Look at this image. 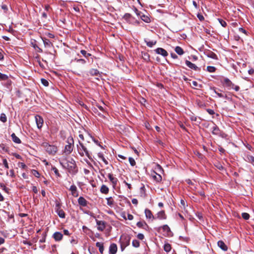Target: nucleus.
I'll use <instances>...</instances> for the list:
<instances>
[{
	"label": "nucleus",
	"mask_w": 254,
	"mask_h": 254,
	"mask_svg": "<svg viewBox=\"0 0 254 254\" xmlns=\"http://www.w3.org/2000/svg\"><path fill=\"white\" fill-rule=\"evenodd\" d=\"M186 64L189 68L192 69L194 70H200V68H198L195 64H194L191 63L189 61H186Z\"/></svg>",
	"instance_id": "4468645a"
},
{
	"label": "nucleus",
	"mask_w": 254,
	"mask_h": 254,
	"mask_svg": "<svg viewBox=\"0 0 254 254\" xmlns=\"http://www.w3.org/2000/svg\"><path fill=\"white\" fill-rule=\"evenodd\" d=\"M137 237L138 239L140 240H142L144 238V236L143 235V234H141V233H139L137 235Z\"/></svg>",
	"instance_id": "864d4df0"
},
{
	"label": "nucleus",
	"mask_w": 254,
	"mask_h": 254,
	"mask_svg": "<svg viewBox=\"0 0 254 254\" xmlns=\"http://www.w3.org/2000/svg\"><path fill=\"white\" fill-rule=\"evenodd\" d=\"M8 76L6 74H2L0 72V80H6Z\"/></svg>",
	"instance_id": "37998d69"
},
{
	"label": "nucleus",
	"mask_w": 254,
	"mask_h": 254,
	"mask_svg": "<svg viewBox=\"0 0 254 254\" xmlns=\"http://www.w3.org/2000/svg\"><path fill=\"white\" fill-rule=\"evenodd\" d=\"M121 241L122 243V247L123 246L126 247L129 245L130 237L127 235H122L121 237Z\"/></svg>",
	"instance_id": "423d86ee"
},
{
	"label": "nucleus",
	"mask_w": 254,
	"mask_h": 254,
	"mask_svg": "<svg viewBox=\"0 0 254 254\" xmlns=\"http://www.w3.org/2000/svg\"><path fill=\"white\" fill-rule=\"evenodd\" d=\"M131 202L133 204L137 205L138 203V200L136 198H133L131 200Z\"/></svg>",
	"instance_id": "13d9d810"
},
{
	"label": "nucleus",
	"mask_w": 254,
	"mask_h": 254,
	"mask_svg": "<svg viewBox=\"0 0 254 254\" xmlns=\"http://www.w3.org/2000/svg\"><path fill=\"white\" fill-rule=\"evenodd\" d=\"M151 176L153 179L157 182H159L162 180L161 176L155 172L152 173Z\"/></svg>",
	"instance_id": "dca6fc26"
},
{
	"label": "nucleus",
	"mask_w": 254,
	"mask_h": 254,
	"mask_svg": "<svg viewBox=\"0 0 254 254\" xmlns=\"http://www.w3.org/2000/svg\"><path fill=\"white\" fill-rule=\"evenodd\" d=\"M206 55L208 57L210 58L211 59H215V60L217 59V55L212 52H208L206 54Z\"/></svg>",
	"instance_id": "c9c22d12"
},
{
	"label": "nucleus",
	"mask_w": 254,
	"mask_h": 254,
	"mask_svg": "<svg viewBox=\"0 0 254 254\" xmlns=\"http://www.w3.org/2000/svg\"><path fill=\"white\" fill-rule=\"evenodd\" d=\"M141 56H142L143 59L145 61L148 62L150 61V56L148 53H145V52H144V53L142 52Z\"/></svg>",
	"instance_id": "7c9ffc66"
},
{
	"label": "nucleus",
	"mask_w": 254,
	"mask_h": 254,
	"mask_svg": "<svg viewBox=\"0 0 254 254\" xmlns=\"http://www.w3.org/2000/svg\"><path fill=\"white\" fill-rule=\"evenodd\" d=\"M144 225H146V223L143 222H138L136 224L137 227L139 228H142L143 227Z\"/></svg>",
	"instance_id": "8fccbe9b"
},
{
	"label": "nucleus",
	"mask_w": 254,
	"mask_h": 254,
	"mask_svg": "<svg viewBox=\"0 0 254 254\" xmlns=\"http://www.w3.org/2000/svg\"><path fill=\"white\" fill-rule=\"evenodd\" d=\"M69 190L73 197H77L78 196V192L75 185H71Z\"/></svg>",
	"instance_id": "f8f14e48"
},
{
	"label": "nucleus",
	"mask_w": 254,
	"mask_h": 254,
	"mask_svg": "<svg viewBox=\"0 0 254 254\" xmlns=\"http://www.w3.org/2000/svg\"><path fill=\"white\" fill-rule=\"evenodd\" d=\"M77 149L78 153L81 156H86L90 160H93L87 148L80 141H79V145H77Z\"/></svg>",
	"instance_id": "7ed1b4c3"
},
{
	"label": "nucleus",
	"mask_w": 254,
	"mask_h": 254,
	"mask_svg": "<svg viewBox=\"0 0 254 254\" xmlns=\"http://www.w3.org/2000/svg\"><path fill=\"white\" fill-rule=\"evenodd\" d=\"M109 188L105 185H103L100 189V191L102 193L107 194L109 192Z\"/></svg>",
	"instance_id": "a878e982"
},
{
	"label": "nucleus",
	"mask_w": 254,
	"mask_h": 254,
	"mask_svg": "<svg viewBox=\"0 0 254 254\" xmlns=\"http://www.w3.org/2000/svg\"><path fill=\"white\" fill-rule=\"evenodd\" d=\"M89 74L92 76H98L100 75V73L97 69H91L89 71Z\"/></svg>",
	"instance_id": "c756f323"
},
{
	"label": "nucleus",
	"mask_w": 254,
	"mask_h": 254,
	"mask_svg": "<svg viewBox=\"0 0 254 254\" xmlns=\"http://www.w3.org/2000/svg\"><path fill=\"white\" fill-rule=\"evenodd\" d=\"M162 228L164 232L165 236L170 237L172 236L173 234L170 230V228L167 225H164L162 227Z\"/></svg>",
	"instance_id": "1a4fd4ad"
},
{
	"label": "nucleus",
	"mask_w": 254,
	"mask_h": 254,
	"mask_svg": "<svg viewBox=\"0 0 254 254\" xmlns=\"http://www.w3.org/2000/svg\"><path fill=\"white\" fill-rule=\"evenodd\" d=\"M96 224L97 225V229L99 231H103L106 228V223L103 221L96 220Z\"/></svg>",
	"instance_id": "6e6552de"
},
{
	"label": "nucleus",
	"mask_w": 254,
	"mask_h": 254,
	"mask_svg": "<svg viewBox=\"0 0 254 254\" xmlns=\"http://www.w3.org/2000/svg\"><path fill=\"white\" fill-rule=\"evenodd\" d=\"M128 160H129L130 164L132 166H133L135 165V161L133 158H132V157H129Z\"/></svg>",
	"instance_id": "49530a36"
},
{
	"label": "nucleus",
	"mask_w": 254,
	"mask_h": 254,
	"mask_svg": "<svg viewBox=\"0 0 254 254\" xmlns=\"http://www.w3.org/2000/svg\"><path fill=\"white\" fill-rule=\"evenodd\" d=\"M64 235H67V236H68L70 235L69 231L67 230H64Z\"/></svg>",
	"instance_id": "774afa93"
},
{
	"label": "nucleus",
	"mask_w": 254,
	"mask_h": 254,
	"mask_svg": "<svg viewBox=\"0 0 254 254\" xmlns=\"http://www.w3.org/2000/svg\"><path fill=\"white\" fill-rule=\"evenodd\" d=\"M242 216V217L245 220H248L250 218V215L248 213H243Z\"/></svg>",
	"instance_id": "a18cd8bd"
},
{
	"label": "nucleus",
	"mask_w": 254,
	"mask_h": 254,
	"mask_svg": "<svg viewBox=\"0 0 254 254\" xmlns=\"http://www.w3.org/2000/svg\"><path fill=\"white\" fill-rule=\"evenodd\" d=\"M164 250L166 252H170L171 250V245L168 243L165 244L164 246Z\"/></svg>",
	"instance_id": "e433bc0d"
},
{
	"label": "nucleus",
	"mask_w": 254,
	"mask_h": 254,
	"mask_svg": "<svg viewBox=\"0 0 254 254\" xmlns=\"http://www.w3.org/2000/svg\"><path fill=\"white\" fill-rule=\"evenodd\" d=\"M63 234L59 232H56L53 234V238L56 241H60L63 239Z\"/></svg>",
	"instance_id": "f3484780"
},
{
	"label": "nucleus",
	"mask_w": 254,
	"mask_h": 254,
	"mask_svg": "<svg viewBox=\"0 0 254 254\" xmlns=\"http://www.w3.org/2000/svg\"><path fill=\"white\" fill-rule=\"evenodd\" d=\"M11 138L12 141L16 143L19 144L21 143L20 139L15 135V133H13L11 135Z\"/></svg>",
	"instance_id": "b1692460"
},
{
	"label": "nucleus",
	"mask_w": 254,
	"mask_h": 254,
	"mask_svg": "<svg viewBox=\"0 0 254 254\" xmlns=\"http://www.w3.org/2000/svg\"><path fill=\"white\" fill-rule=\"evenodd\" d=\"M239 31L242 33H243L244 34H246L247 33V32H246V30H245L244 29H243V28H239Z\"/></svg>",
	"instance_id": "680f3d73"
},
{
	"label": "nucleus",
	"mask_w": 254,
	"mask_h": 254,
	"mask_svg": "<svg viewBox=\"0 0 254 254\" xmlns=\"http://www.w3.org/2000/svg\"><path fill=\"white\" fill-rule=\"evenodd\" d=\"M107 204L110 207H112L114 205V201L112 197L106 198Z\"/></svg>",
	"instance_id": "2f4dec72"
},
{
	"label": "nucleus",
	"mask_w": 254,
	"mask_h": 254,
	"mask_svg": "<svg viewBox=\"0 0 254 254\" xmlns=\"http://www.w3.org/2000/svg\"><path fill=\"white\" fill-rule=\"evenodd\" d=\"M0 120L3 123H5L6 122L7 118L6 115L4 113H2L0 114Z\"/></svg>",
	"instance_id": "4c0bfd02"
},
{
	"label": "nucleus",
	"mask_w": 254,
	"mask_h": 254,
	"mask_svg": "<svg viewBox=\"0 0 254 254\" xmlns=\"http://www.w3.org/2000/svg\"><path fill=\"white\" fill-rule=\"evenodd\" d=\"M224 85L229 87L230 88H233L234 84L228 79V78L224 77L222 81Z\"/></svg>",
	"instance_id": "9b49d317"
},
{
	"label": "nucleus",
	"mask_w": 254,
	"mask_h": 254,
	"mask_svg": "<svg viewBox=\"0 0 254 254\" xmlns=\"http://www.w3.org/2000/svg\"><path fill=\"white\" fill-rule=\"evenodd\" d=\"M80 52L82 54V55L84 56L85 58H88V57L91 56L90 54L87 53L86 51L85 50H81Z\"/></svg>",
	"instance_id": "c03bdc74"
},
{
	"label": "nucleus",
	"mask_w": 254,
	"mask_h": 254,
	"mask_svg": "<svg viewBox=\"0 0 254 254\" xmlns=\"http://www.w3.org/2000/svg\"><path fill=\"white\" fill-rule=\"evenodd\" d=\"M18 166L20 168H21L22 169H25L26 168V165L22 162L19 163Z\"/></svg>",
	"instance_id": "5fc2aeb1"
},
{
	"label": "nucleus",
	"mask_w": 254,
	"mask_h": 254,
	"mask_svg": "<svg viewBox=\"0 0 254 254\" xmlns=\"http://www.w3.org/2000/svg\"><path fill=\"white\" fill-rule=\"evenodd\" d=\"M207 112L210 114V115H213L214 114L215 112L214 111L212 110V109H207Z\"/></svg>",
	"instance_id": "4d7b16f0"
},
{
	"label": "nucleus",
	"mask_w": 254,
	"mask_h": 254,
	"mask_svg": "<svg viewBox=\"0 0 254 254\" xmlns=\"http://www.w3.org/2000/svg\"><path fill=\"white\" fill-rule=\"evenodd\" d=\"M42 84L45 86H48L49 85V82L47 80L44 78H42L41 79Z\"/></svg>",
	"instance_id": "79ce46f5"
},
{
	"label": "nucleus",
	"mask_w": 254,
	"mask_h": 254,
	"mask_svg": "<svg viewBox=\"0 0 254 254\" xmlns=\"http://www.w3.org/2000/svg\"><path fill=\"white\" fill-rule=\"evenodd\" d=\"M0 186L2 189L4 190L5 192H8V189L6 187V186L2 183L0 184Z\"/></svg>",
	"instance_id": "de8ad7c7"
},
{
	"label": "nucleus",
	"mask_w": 254,
	"mask_h": 254,
	"mask_svg": "<svg viewBox=\"0 0 254 254\" xmlns=\"http://www.w3.org/2000/svg\"><path fill=\"white\" fill-rule=\"evenodd\" d=\"M42 146L49 154L51 155H55L58 151V147L57 146L50 144L46 142H43L42 144Z\"/></svg>",
	"instance_id": "f03ea898"
},
{
	"label": "nucleus",
	"mask_w": 254,
	"mask_h": 254,
	"mask_svg": "<svg viewBox=\"0 0 254 254\" xmlns=\"http://www.w3.org/2000/svg\"><path fill=\"white\" fill-rule=\"evenodd\" d=\"M130 17H131V15L129 13H126L124 15V18L126 19H128V18H130Z\"/></svg>",
	"instance_id": "0e129e2a"
},
{
	"label": "nucleus",
	"mask_w": 254,
	"mask_h": 254,
	"mask_svg": "<svg viewBox=\"0 0 254 254\" xmlns=\"http://www.w3.org/2000/svg\"><path fill=\"white\" fill-rule=\"evenodd\" d=\"M2 163H3V164L4 166V167L6 169H8V163H7V161L6 159H3Z\"/></svg>",
	"instance_id": "3c124183"
},
{
	"label": "nucleus",
	"mask_w": 254,
	"mask_h": 254,
	"mask_svg": "<svg viewBox=\"0 0 254 254\" xmlns=\"http://www.w3.org/2000/svg\"><path fill=\"white\" fill-rule=\"evenodd\" d=\"M145 42L146 43L147 46L149 47H152L153 46L156 45V41H149L147 40H144Z\"/></svg>",
	"instance_id": "f704fd0d"
},
{
	"label": "nucleus",
	"mask_w": 254,
	"mask_h": 254,
	"mask_svg": "<svg viewBox=\"0 0 254 254\" xmlns=\"http://www.w3.org/2000/svg\"><path fill=\"white\" fill-rule=\"evenodd\" d=\"M218 20L219 21V23H220V24L224 27H225L226 26H227V23L226 22L224 21L222 19H218Z\"/></svg>",
	"instance_id": "09e8293b"
},
{
	"label": "nucleus",
	"mask_w": 254,
	"mask_h": 254,
	"mask_svg": "<svg viewBox=\"0 0 254 254\" xmlns=\"http://www.w3.org/2000/svg\"><path fill=\"white\" fill-rule=\"evenodd\" d=\"M124 183L126 185V186L127 187V188L129 189H131V186L130 184H128L127 183V182H126V181L124 182Z\"/></svg>",
	"instance_id": "338daca9"
},
{
	"label": "nucleus",
	"mask_w": 254,
	"mask_h": 254,
	"mask_svg": "<svg viewBox=\"0 0 254 254\" xmlns=\"http://www.w3.org/2000/svg\"><path fill=\"white\" fill-rule=\"evenodd\" d=\"M98 157L101 159L102 161L104 163L105 165L108 164V161L105 159V158L104 157V155L102 153L99 152L98 153Z\"/></svg>",
	"instance_id": "473e14b6"
},
{
	"label": "nucleus",
	"mask_w": 254,
	"mask_h": 254,
	"mask_svg": "<svg viewBox=\"0 0 254 254\" xmlns=\"http://www.w3.org/2000/svg\"><path fill=\"white\" fill-rule=\"evenodd\" d=\"M77 62L80 63L81 64H85L86 63V61L84 59H78L77 60Z\"/></svg>",
	"instance_id": "6e6d98bb"
},
{
	"label": "nucleus",
	"mask_w": 254,
	"mask_h": 254,
	"mask_svg": "<svg viewBox=\"0 0 254 254\" xmlns=\"http://www.w3.org/2000/svg\"><path fill=\"white\" fill-rule=\"evenodd\" d=\"M245 160L249 163H252L254 166V157L248 155L246 156Z\"/></svg>",
	"instance_id": "5701e85b"
},
{
	"label": "nucleus",
	"mask_w": 254,
	"mask_h": 254,
	"mask_svg": "<svg viewBox=\"0 0 254 254\" xmlns=\"http://www.w3.org/2000/svg\"><path fill=\"white\" fill-rule=\"evenodd\" d=\"M212 133L215 135H219L220 134V130L216 126H214L212 127Z\"/></svg>",
	"instance_id": "72a5a7b5"
},
{
	"label": "nucleus",
	"mask_w": 254,
	"mask_h": 254,
	"mask_svg": "<svg viewBox=\"0 0 254 254\" xmlns=\"http://www.w3.org/2000/svg\"><path fill=\"white\" fill-rule=\"evenodd\" d=\"M108 178L112 184L113 187L115 188L118 183V179L116 177H114L112 174H109L108 175Z\"/></svg>",
	"instance_id": "ddd939ff"
},
{
	"label": "nucleus",
	"mask_w": 254,
	"mask_h": 254,
	"mask_svg": "<svg viewBox=\"0 0 254 254\" xmlns=\"http://www.w3.org/2000/svg\"><path fill=\"white\" fill-rule=\"evenodd\" d=\"M157 218L159 219H166V215L165 214L164 211L162 210V211H159L157 213Z\"/></svg>",
	"instance_id": "4be33fe9"
},
{
	"label": "nucleus",
	"mask_w": 254,
	"mask_h": 254,
	"mask_svg": "<svg viewBox=\"0 0 254 254\" xmlns=\"http://www.w3.org/2000/svg\"><path fill=\"white\" fill-rule=\"evenodd\" d=\"M175 51L179 55H183L184 54L183 49L180 46L176 47Z\"/></svg>",
	"instance_id": "c85d7f7f"
},
{
	"label": "nucleus",
	"mask_w": 254,
	"mask_h": 254,
	"mask_svg": "<svg viewBox=\"0 0 254 254\" xmlns=\"http://www.w3.org/2000/svg\"><path fill=\"white\" fill-rule=\"evenodd\" d=\"M145 214L146 217L148 219H154V216L151 212V211L148 209H146L145 210Z\"/></svg>",
	"instance_id": "412c9836"
},
{
	"label": "nucleus",
	"mask_w": 254,
	"mask_h": 254,
	"mask_svg": "<svg viewBox=\"0 0 254 254\" xmlns=\"http://www.w3.org/2000/svg\"><path fill=\"white\" fill-rule=\"evenodd\" d=\"M233 89H234L235 91H238L239 90L240 87H239V86H238L237 85H234V86L233 87Z\"/></svg>",
	"instance_id": "69168bd1"
},
{
	"label": "nucleus",
	"mask_w": 254,
	"mask_h": 254,
	"mask_svg": "<svg viewBox=\"0 0 254 254\" xmlns=\"http://www.w3.org/2000/svg\"><path fill=\"white\" fill-rule=\"evenodd\" d=\"M56 212L61 218H64L65 217V213L64 211L60 208L58 207L57 209Z\"/></svg>",
	"instance_id": "393cba45"
},
{
	"label": "nucleus",
	"mask_w": 254,
	"mask_h": 254,
	"mask_svg": "<svg viewBox=\"0 0 254 254\" xmlns=\"http://www.w3.org/2000/svg\"><path fill=\"white\" fill-rule=\"evenodd\" d=\"M31 173L33 175H34L35 177H36L37 178L40 177V175L39 173L35 170H32Z\"/></svg>",
	"instance_id": "a19ab883"
},
{
	"label": "nucleus",
	"mask_w": 254,
	"mask_h": 254,
	"mask_svg": "<svg viewBox=\"0 0 254 254\" xmlns=\"http://www.w3.org/2000/svg\"><path fill=\"white\" fill-rule=\"evenodd\" d=\"M133 215H132L130 214H128L127 215V219H128V220H132V219H133Z\"/></svg>",
	"instance_id": "e2e57ef3"
},
{
	"label": "nucleus",
	"mask_w": 254,
	"mask_h": 254,
	"mask_svg": "<svg viewBox=\"0 0 254 254\" xmlns=\"http://www.w3.org/2000/svg\"><path fill=\"white\" fill-rule=\"evenodd\" d=\"M42 39L45 47L50 48L52 46V43L49 40L45 38H42Z\"/></svg>",
	"instance_id": "aec40b11"
},
{
	"label": "nucleus",
	"mask_w": 254,
	"mask_h": 254,
	"mask_svg": "<svg viewBox=\"0 0 254 254\" xmlns=\"http://www.w3.org/2000/svg\"><path fill=\"white\" fill-rule=\"evenodd\" d=\"M60 164L67 169L70 173L75 174L77 171V168L75 161L71 158L60 159Z\"/></svg>",
	"instance_id": "f257e3e1"
},
{
	"label": "nucleus",
	"mask_w": 254,
	"mask_h": 254,
	"mask_svg": "<svg viewBox=\"0 0 254 254\" xmlns=\"http://www.w3.org/2000/svg\"><path fill=\"white\" fill-rule=\"evenodd\" d=\"M132 244L134 247L138 248L139 246L140 243L138 241L134 240L132 241Z\"/></svg>",
	"instance_id": "ea45409f"
},
{
	"label": "nucleus",
	"mask_w": 254,
	"mask_h": 254,
	"mask_svg": "<svg viewBox=\"0 0 254 254\" xmlns=\"http://www.w3.org/2000/svg\"><path fill=\"white\" fill-rule=\"evenodd\" d=\"M35 119L37 127L39 129H41L44 123L43 118L39 115H36L35 116Z\"/></svg>",
	"instance_id": "0eeeda50"
},
{
	"label": "nucleus",
	"mask_w": 254,
	"mask_h": 254,
	"mask_svg": "<svg viewBox=\"0 0 254 254\" xmlns=\"http://www.w3.org/2000/svg\"><path fill=\"white\" fill-rule=\"evenodd\" d=\"M32 189V191H33L34 193H37L38 192V189H37V187H35V186H33Z\"/></svg>",
	"instance_id": "bf43d9fd"
},
{
	"label": "nucleus",
	"mask_w": 254,
	"mask_h": 254,
	"mask_svg": "<svg viewBox=\"0 0 254 254\" xmlns=\"http://www.w3.org/2000/svg\"><path fill=\"white\" fill-rule=\"evenodd\" d=\"M190 86L194 89H199L202 87L201 84H199L196 81H193L191 83H190Z\"/></svg>",
	"instance_id": "bb28decb"
},
{
	"label": "nucleus",
	"mask_w": 254,
	"mask_h": 254,
	"mask_svg": "<svg viewBox=\"0 0 254 254\" xmlns=\"http://www.w3.org/2000/svg\"><path fill=\"white\" fill-rule=\"evenodd\" d=\"M216 68L213 66H208L207 67V70L209 72H214L215 71Z\"/></svg>",
	"instance_id": "58836bf2"
},
{
	"label": "nucleus",
	"mask_w": 254,
	"mask_h": 254,
	"mask_svg": "<svg viewBox=\"0 0 254 254\" xmlns=\"http://www.w3.org/2000/svg\"><path fill=\"white\" fill-rule=\"evenodd\" d=\"M117 251V246L115 244H112L110 245L109 252L110 254H115Z\"/></svg>",
	"instance_id": "6ab92c4d"
},
{
	"label": "nucleus",
	"mask_w": 254,
	"mask_h": 254,
	"mask_svg": "<svg viewBox=\"0 0 254 254\" xmlns=\"http://www.w3.org/2000/svg\"><path fill=\"white\" fill-rule=\"evenodd\" d=\"M218 246L224 251H227L228 250L227 246L222 241H219L217 243Z\"/></svg>",
	"instance_id": "a211bd4d"
},
{
	"label": "nucleus",
	"mask_w": 254,
	"mask_h": 254,
	"mask_svg": "<svg viewBox=\"0 0 254 254\" xmlns=\"http://www.w3.org/2000/svg\"><path fill=\"white\" fill-rule=\"evenodd\" d=\"M155 52L156 54L161 55L164 57H166L168 55V52L164 49L162 48H158L155 50Z\"/></svg>",
	"instance_id": "9d476101"
},
{
	"label": "nucleus",
	"mask_w": 254,
	"mask_h": 254,
	"mask_svg": "<svg viewBox=\"0 0 254 254\" xmlns=\"http://www.w3.org/2000/svg\"><path fill=\"white\" fill-rule=\"evenodd\" d=\"M214 92H215V93L216 94H217V95H218V97H219L222 98V97H225V96H224L223 94H221V93H218V92H217L215 90H214Z\"/></svg>",
	"instance_id": "052dcab7"
},
{
	"label": "nucleus",
	"mask_w": 254,
	"mask_h": 254,
	"mask_svg": "<svg viewBox=\"0 0 254 254\" xmlns=\"http://www.w3.org/2000/svg\"><path fill=\"white\" fill-rule=\"evenodd\" d=\"M96 246L97 247L99 248L100 253L101 254H103L104 250L103 244L101 242H97L96 244Z\"/></svg>",
	"instance_id": "cd10ccee"
},
{
	"label": "nucleus",
	"mask_w": 254,
	"mask_h": 254,
	"mask_svg": "<svg viewBox=\"0 0 254 254\" xmlns=\"http://www.w3.org/2000/svg\"><path fill=\"white\" fill-rule=\"evenodd\" d=\"M73 139L72 137H68L67 139V143L64 150V153L65 155L70 154L73 150Z\"/></svg>",
	"instance_id": "20e7f679"
},
{
	"label": "nucleus",
	"mask_w": 254,
	"mask_h": 254,
	"mask_svg": "<svg viewBox=\"0 0 254 254\" xmlns=\"http://www.w3.org/2000/svg\"><path fill=\"white\" fill-rule=\"evenodd\" d=\"M134 10L135 14L138 16H139L143 21L146 23H149L150 22V19L148 16L142 13L141 12L139 11L136 8H135Z\"/></svg>",
	"instance_id": "39448f33"
},
{
	"label": "nucleus",
	"mask_w": 254,
	"mask_h": 254,
	"mask_svg": "<svg viewBox=\"0 0 254 254\" xmlns=\"http://www.w3.org/2000/svg\"><path fill=\"white\" fill-rule=\"evenodd\" d=\"M78 204L82 206H86L87 205V201L82 196H80L78 199Z\"/></svg>",
	"instance_id": "2eb2a0df"
},
{
	"label": "nucleus",
	"mask_w": 254,
	"mask_h": 254,
	"mask_svg": "<svg viewBox=\"0 0 254 254\" xmlns=\"http://www.w3.org/2000/svg\"><path fill=\"white\" fill-rule=\"evenodd\" d=\"M52 170L54 171L55 174L57 176H60V174L59 173V171H58V170L55 167H53L52 168Z\"/></svg>",
	"instance_id": "603ef678"
}]
</instances>
